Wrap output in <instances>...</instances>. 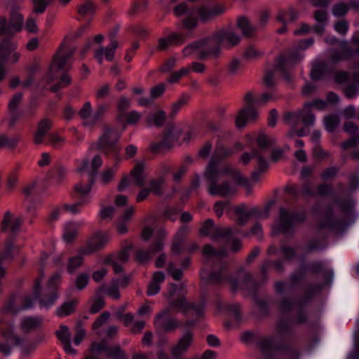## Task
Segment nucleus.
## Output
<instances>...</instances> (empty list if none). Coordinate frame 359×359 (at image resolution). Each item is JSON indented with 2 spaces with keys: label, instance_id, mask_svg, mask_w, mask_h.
Here are the masks:
<instances>
[{
  "label": "nucleus",
  "instance_id": "f257e3e1",
  "mask_svg": "<svg viewBox=\"0 0 359 359\" xmlns=\"http://www.w3.org/2000/svg\"><path fill=\"white\" fill-rule=\"evenodd\" d=\"M231 151L223 147L217 148L207 167L205 176L209 182V194L220 196H227L235 193L236 187L229 184L231 180L236 184L245 187L248 191L252 184L241 172L230 165H218V162L223 158L230 156Z\"/></svg>",
  "mask_w": 359,
  "mask_h": 359
},
{
  "label": "nucleus",
  "instance_id": "f03ea898",
  "mask_svg": "<svg viewBox=\"0 0 359 359\" xmlns=\"http://www.w3.org/2000/svg\"><path fill=\"white\" fill-rule=\"evenodd\" d=\"M33 306V299L29 297L19 295L9 298L0 310V325L5 324L6 329L2 330V337L5 340L0 342V353L4 356H8L11 353V347L8 343L15 345L21 344V339L11 329L10 323L13 318L19 312L27 310Z\"/></svg>",
  "mask_w": 359,
  "mask_h": 359
},
{
  "label": "nucleus",
  "instance_id": "7ed1b4c3",
  "mask_svg": "<svg viewBox=\"0 0 359 359\" xmlns=\"http://www.w3.org/2000/svg\"><path fill=\"white\" fill-rule=\"evenodd\" d=\"M327 102L322 100H315L311 102L305 103L302 110L295 112L287 113L284 119L285 121L290 125L291 130L287 133V137L304 136L306 132L304 130H296L294 128L299 121H302L306 127L312 126L315 123V116L311 112V108L317 110H324L327 107Z\"/></svg>",
  "mask_w": 359,
  "mask_h": 359
},
{
  "label": "nucleus",
  "instance_id": "20e7f679",
  "mask_svg": "<svg viewBox=\"0 0 359 359\" xmlns=\"http://www.w3.org/2000/svg\"><path fill=\"white\" fill-rule=\"evenodd\" d=\"M240 36L231 29H222L208 37L209 53L213 57L219 55L222 48H231L239 43Z\"/></svg>",
  "mask_w": 359,
  "mask_h": 359
},
{
  "label": "nucleus",
  "instance_id": "39448f33",
  "mask_svg": "<svg viewBox=\"0 0 359 359\" xmlns=\"http://www.w3.org/2000/svg\"><path fill=\"white\" fill-rule=\"evenodd\" d=\"M224 11L222 6L201 7L191 9L187 17L183 20V25L187 29H193L198 25V19L208 22L218 16Z\"/></svg>",
  "mask_w": 359,
  "mask_h": 359
},
{
  "label": "nucleus",
  "instance_id": "423d86ee",
  "mask_svg": "<svg viewBox=\"0 0 359 359\" xmlns=\"http://www.w3.org/2000/svg\"><path fill=\"white\" fill-rule=\"evenodd\" d=\"M63 48L64 46L62 45L53 58L49 70L44 78V80L47 83H50L55 80L59 75V72L67 70L71 67L69 59L74 55L75 49L73 48L67 53H65Z\"/></svg>",
  "mask_w": 359,
  "mask_h": 359
},
{
  "label": "nucleus",
  "instance_id": "0eeeda50",
  "mask_svg": "<svg viewBox=\"0 0 359 359\" xmlns=\"http://www.w3.org/2000/svg\"><path fill=\"white\" fill-rule=\"evenodd\" d=\"M18 43L12 39H4L0 42V81L5 78L4 65L6 62L15 64L20 58L21 53L16 51Z\"/></svg>",
  "mask_w": 359,
  "mask_h": 359
},
{
  "label": "nucleus",
  "instance_id": "6e6552de",
  "mask_svg": "<svg viewBox=\"0 0 359 359\" xmlns=\"http://www.w3.org/2000/svg\"><path fill=\"white\" fill-rule=\"evenodd\" d=\"M223 254L224 252L219 253L216 252L210 245L204 246L203 249V255L204 256L205 266L203 268L201 272L202 279L212 283L220 282V274L209 272L205 268L210 266V265L217 261Z\"/></svg>",
  "mask_w": 359,
  "mask_h": 359
},
{
  "label": "nucleus",
  "instance_id": "1a4fd4ad",
  "mask_svg": "<svg viewBox=\"0 0 359 359\" xmlns=\"http://www.w3.org/2000/svg\"><path fill=\"white\" fill-rule=\"evenodd\" d=\"M305 218L304 213H290L285 208L280 209V217L273 227V233L286 232L297 222H302Z\"/></svg>",
  "mask_w": 359,
  "mask_h": 359
},
{
  "label": "nucleus",
  "instance_id": "9d476101",
  "mask_svg": "<svg viewBox=\"0 0 359 359\" xmlns=\"http://www.w3.org/2000/svg\"><path fill=\"white\" fill-rule=\"evenodd\" d=\"M244 100L246 104L250 106L242 109L236 116L235 122L236 126L238 128L244 127L247 123L255 120L258 116L257 111L252 108L251 105L254 104H259V100H255L251 92L246 93Z\"/></svg>",
  "mask_w": 359,
  "mask_h": 359
},
{
  "label": "nucleus",
  "instance_id": "9b49d317",
  "mask_svg": "<svg viewBox=\"0 0 359 359\" xmlns=\"http://www.w3.org/2000/svg\"><path fill=\"white\" fill-rule=\"evenodd\" d=\"M103 163L102 157L100 154H92V149H90L87 157L81 160L77 166V172H87L90 178H94L98 169Z\"/></svg>",
  "mask_w": 359,
  "mask_h": 359
},
{
  "label": "nucleus",
  "instance_id": "f8f14e48",
  "mask_svg": "<svg viewBox=\"0 0 359 359\" xmlns=\"http://www.w3.org/2000/svg\"><path fill=\"white\" fill-rule=\"evenodd\" d=\"M131 180L127 177L123 178L118 184V189L120 191L126 190L132 183L137 187H142L146 180V175L144 173V164L143 162H137L134 168L130 172Z\"/></svg>",
  "mask_w": 359,
  "mask_h": 359
},
{
  "label": "nucleus",
  "instance_id": "ddd939ff",
  "mask_svg": "<svg viewBox=\"0 0 359 359\" xmlns=\"http://www.w3.org/2000/svg\"><path fill=\"white\" fill-rule=\"evenodd\" d=\"M120 135V133L114 128L109 126H104L102 134L98 140V147L104 151L111 149L116 154L118 149L115 147V144L118 142Z\"/></svg>",
  "mask_w": 359,
  "mask_h": 359
},
{
  "label": "nucleus",
  "instance_id": "4468645a",
  "mask_svg": "<svg viewBox=\"0 0 359 359\" xmlns=\"http://www.w3.org/2000/svg\"><path fill=\"white\" fill-rule=\"evenodd\" d=\"M23 16L15 11L12 13L10 21L8 22L4 16L0 18V36L11 35L22 29Z\"/></svg>",
  "mask_w": 359,
  "mask_h": 359
},
{
  "label": "nucleus",
  "instance_id": "2eb2a0df",
  "mask_svg": "<svg viewBox=\"0 0 359 359\" xmlns=\"http://www.w3.org/2000/svg\"><path fill=\"white\" fill-rule=\"evenodd\" d=\"M33 6L32 14L30 15L25 22V28L29 33H36L38 32L36 19L34 18L33 14L43 13L49 4L53 0H31Z\"/></svg>",
  "mask_w": 359,
  "mask_h": 359
},
{
  "label": "nucleus",
  "instance_id": "dca6fc26",
  "mask_svg": "<svg viewBox=\"0 0 359 359\" xmlns=\"http://www.w3.org/2000/svg\"><path fill=\"white\" fill-rule=\"evenodd\" d=\"M200 233L203 236H210L212 240H217L219 238L227 237L233 233L231 228H222L215 226L213 220L207 219L200 229Z\"/></svg>",
  "mask_w": 359,
  "mask_h": 359
},
{
  "label": "nucleus",
  "instance_id": "f3484780",
  "mask_svg": "<svg viewBox=\"0 0 359 359\" xmlns=\"http://www.w3.org/2000/svg\"><path fill=\"white\" fill-rule=\"evenodd\" d=\"M208 37L201 41H195L186 46L183 50V55L185 57L196 56L199 58H205L207 56H212L209 53Z\"/></svg>",
  "mask_w": 359,
  "mask_h": 359
},
{
  "label": "nucleus",
  "instance_id": "a211bd4d",
  "mask_svg": "<svg viewBox=\"0 0 359 359\" xmlns=\"http://www.w3.org/2000/svg\"><path fill=\"white\" fill-rule=\"evenodd\" d=\"M109 237L104 233H96L90 237L86 244L83 246L79 253L82 255H90L101 249L108 241Z\"/></svg>",
  "mask_w": 359,
  "mask_h": 359
},
{
  "label": "nucleus",
  "instance_id": "6ab92c4d",
  "mask_svg": "<svg viewBox=\"0 0 359 359\" xmlns=\"http://www.w3.org/2000/svg\"><path fill=\"white\" fill-rule=\"evenodd\" d=\"M90 352L93 356L99 355L102 353H107V356L114 358V359H123L126 357L124 352L121 350L119 347L116 346L111 350H108L104 342L92 343L90 347Z\"/></svg>",
  "mask_w": 359,
  "mask_h": 359
},
{
  "label": "nucleus",
  "instance_id": "aec40b11",
  "mask_svg": "<svg viewBox=\"0 0 359 359\" xmlns=\"http://www.w3.org/2000/svg\"><path fill=\"white\" fill-rule=\"evenodd\" d=\"M23 94L22 93H15L8 102V110L10 114L9 125L13 126L20 118L22 113L18 111V107L22 102Z\"/></svg>",
  "mask_w": 359,
  "mask_h": 359
},
{
  "label": "nucleus",
  "instance_id": "412c9836",
  "mask_svg": "<svg viewBox=\"0 0 359 359\" xmlns=\"http://www.w3.org/2000/svg\"><path fill=\"white\" fill-rule=\"evenodd\" d=\"M169 311L170 309L163 310L156 316L154 320L156 327L163 328L166 332L174 330L179 325L176 320L169 318Z\"/></svg>",
  "mask_w": 359,
  "mask_h": 359
},
{
  "label": "nucleus",
  "instance_id": "4be33fe9",
  "mask_svg": "<svg viewBox=\"0 0 359 359\" xmlns=\"http://www.w3.org/2000/svg\"><path fill=\"white\" fill-rule=\"evenodd\" d=\"M22 219L20 217L15 216L10 211L6 212L1 222V231L17 232L22 224Z\"/></svg>",
  "mask_w": 359,
  "mask_h": 359
},
{
  "label": "nucleus",
  "instance_id": "5701e85b",
  "mask_svg": "<svg viewBox=\"0 0 359 359\" xmlns=\"http://www.w3.org/2000/svg\"><path fill=\"white\" fill-rule=\"evenodd\" d=\"M118 43L116 41H112L107 47L100 46L95 50L94 56L100 65L103 62L104 57L107 61H112L114 57V53Z\"/></svg>",
  "mask_w": 359,
  "mask_h": 359
},
{
  "label": "nucleus",
  "instance_id": "b1692460",
  "mask_svg": "<svg viewBox=\"0 0 359 359\" xmlns=\"http://www.w3.org/2000/svg\"><path fill=\"white\" fill-rule=\"evenodd\" d=\"M165 236V232L164 230L159 231V238H157L151 246L150 251L146 252L140 250L136 254V258L140 262H144L149 259L153 253L161 251L163 249V238Z\"/></svg>",
  "mask_w": 359,
  "mask_h": 359
},
{
  "label": "nucleus",
  "instance_id": "393cba45",
  "mask_svg": "<svg viewBox=\"0 0 359 359\" xmlns=\"http://www.w3.org/2000/svg\"><path fill=\"white\" fill-rule=\"evenodd\" d=\"M193 340V336L188 332L184 334L178 342L170 348V352L173 357L178 358L185 353L190 347Z\"/></svg>",
  "mask_w": 359,
  "mask_h": 359
},
{
  "label": "nucleus",
  "instance_id": "a878e982",
  "mask_svg": "<svg viewBox=\"0 0 359 359\" xmlns=\"http://www.w3.org/2000/svg\"><path fill=\"white\" fill-rule=\"evenodd\" d=\"M94 184V178L89 177V182L86 183L79 182L75 185L74 194L78 200L83 203H89L91 200V189Z\"/></svg>",
  "mask_w": 359,
  "mask_h": 359
},
{
  "label": "nucleus",
  "instance_id": "bb28decb",
  "mask_svg": "<svg viewBox=\"0 0 359 359\" xmlns=\"http://www.w3.org/2000/svg\"><path fill=\"white\" fill-rule=\"evenodd\" d=\"M18 250V248L14 245L13 239L8 238L4 245V250L0 254V261L6 259H12L14 255ZM5 275V269L0 267V278Z\"/></svg>",
  "mask_w": 359,
  "mask_h": 359
},
{
  "label": "nucleus",
  "instance_id": "cd10ccee",
  "mask_svg": "<svg viewBox=\"0 0 359 359\" xmlns=\"http://www.w3.org/2000/svg\"><path fill=\"white\" fill-rule=\"evenodd\" d=\"M170 309H176L184 313L191 310L196 315H200L203 311V307L189 304L184 298H180L177 302H172L170 304Z\"/></svg>",
  "mask_w": 359,
  "mask_h": 359
},
{
  "label": "nucleus",
  "instance_id": "c85d7f7f",
  "mask_svg": "<svg viewBox=\"0 0 359 359\" xmlns=\"http://www.w3.org/2000/svg\"><path fill=\"white\" fill-rule=\"evenodd\" d=\"M135 212L133 206H128L124 212L118 218L116 222L117 230L120 233H125L128 231V224Z\"/></svg>",
  "mask_w": 359,
  "mask_h": 359
},
{
  "label": "nucleus",
  "instance_id": "c756f323",
  "mask_svg": "<svg viewBox=\"0 0 359 359\" xmlns=\"http://www.w3.org/2000/svg\"><path fill=\"white\" fill-rule=\"evenodd\" d=\"M302 57L300 54L297 55H290L287 58H280V61L278 63V69L282 72L283 76L285 80L290 81V77L286 73V71H290L294 64Z\"/></svg>",
  "mask_w": 359,
  "mask_h": 359
},
{
  "label": "nucleus",
  "instance_id": "7c9ffc66",
  "mask_svg": "<svg viewBox=\"0 0 359 359\" xmlns=\"http://www.w3.org/2000/svg\"><path fill=\"white\" fill-rule=\"evenodd\" d=\"M79 115L83 121V124L87 127L94 126V117L92 105L90 102H86L79 111Z\"/></svg>",
  "mask_w": 359,
  "mask_h": 359
},
{
  "label": "nucleus",
  "instance_id": "2f4dec72",
  "mask_svg": "<svg viewBox=\"0 0 359 359\" xmlns=\"http://www.w3.org/2000/svg\"><path fill=\"white\" fill-rule=\"evenodd\" d=\"M41 319L37 317H25L21 320L20 327L25 332H30L38 329L41 325Z\"/></svg>",
  "mask_w": 359,
  "mask_h": 359
},
{
  "label": "nucleus",
  "instance_id": "473e14b6",
  "mask_svg": "<svg viewBox=\"0 0 359 359\" xmlns=\"http://www.w3.org/2000/svg\"><path fill=\"white\" fill-rule=\"evenodd\" d=\"M51 126V121L48 119H43L39 122L34 137V141L36 144H40L43 142L44 137Z\"/></svg>",
  "mask_w": 359,
  "mask_h": 359
},
{
  "label": "nucleus",
  "instance_id": "72a5a7b5",
  "mask_svg": "<svg viewBox=\"0 0 359 359\" xmlns=\"http://www.w3.org/2000/svg\"><path fill=\"white\" fill-rule=\"evenodd\" d=\"M165 280V274L161 271L155 272L152 280L148 285L147 294L149 296H154L160 291V284Z\"/></svg>",
  "mask_w": 359,
  "mask_h": 359
},
{
  "label": "nucleus",
  "instance_id": "f704fd0d",
  "mask_svg": "<svg viewBox=\"0 0 359 359\" xmlns=\"http://www.w3.org/2000/svg\"><path fill=\"white\" fill-rule=\"evenodd\" d=\"M188 232V228L183 226L176 233L172 246V252L174 254H178L182 250L183 242Z\"/></svg>",
  "mask_w": 359,
  "mask_h": 359
},
{
  "label": "nucleus",
  "instance_id": "c9c22d12",
  "mask_svg": "<svg viewBox=\"0 0 359 359\" xmlns=\"http://www.w3.org/2000/svg\"><path fill=\"white\" fill-rule=\"evenodd\" d=\"M80 225L74 222H69L65 224L63 230V240L66 243L72 242L76 237L78 229Z\"/></svg>",
  "mask_w": 359,
  "mask_h": 359
},
{
  "label": "nucleus",
  "instance_id": "e433bc0d",
  "mask_svg": "<svg viewBox=\"0 0 359 359\" xmlns=\"http://www.w3.org/2000/svg\"><path fill=\"white\" fill-rule=\"evenodd\" d=\"M47 259H48V255L46 253H43L39 259V269H38L39 277L38 278H36L34 285V296H35L36 299L39 297V294L40 293L41 283L43 277V269L45 266V261Z\"/></svg>",
  "mask_w": 359,
  "mask_h": 359
},
{
  "label": "nucleus",
  "instance_id": "4c0bfd02",
  "mask_svg": "<svg viewBox=\"0 0 359 359\" xmlns=\"http://www.w3.org/2000/svg\"><path fill=\"white\" fill-rule=\"evenodd\" d=\"M165 113L163 110H158L155 113L150 114L146 118L147 123L149 126H163L165 121Z\"/></svg>",
  "mask_w": 359,
  "mask_h": 359
},
{
  "label": "nucleus",
  "instance_id": "58836bf2",
  "mask_svg": "<svg viewBox=\"0 0 359 359\" xmlns=\"http://www.w3.org/2000/svg\"><path fill=\"white\" fill-rule=\"evenodd\" d=\"M104 290V287H100L97 290V295L99 296L101 294ZM89 304H90V311L92 313H97L101 309L103 308L104 305V300L100 297H96L91 298L89 300Z\"/></svg>",
  "mask_w": 359,
  "mask_h": 359
},
{
  "label": "nucleus",
  "instance_id": "ea45409f",
  "mask_svg": "<svg viewBox=\"0 0 359 359\" xmlns=\"http://www.w3.org/2000/svg\"><path fill=\"white\" fill-rule=\"evenodd\" d=\"M234 212L239 224H244L248 220L250 215V212L247 210L245 204H241L235 207Z\"/></svg>",
  "mask_w": 359,
  "mask_h": 359
},
{
  "label": "nucleus",
  "instance_id": "a19ab883",
  "mask_svg": "<svg viewBox=\"0 0 359 359\" xmlns=\"http://www.w3.org/2000/svg\"><path fill=\"white\" fill-rule=\"evenodd\" d=\"M118 158L116 156V163L111 168L105 169L100 175V181L102 184H107L110 182L118 170Z\"/></svg>",
  "mask_w": 359,
  "mask_h": 359
},
{
  "label": "nucleus",
  "instance_id": "79ce46f5",
  "mask_svg": "<svg viewBox=\"0 0 359 359\" xmlns=\"http://www.w3.org/2000/svg\"><path fill=\"white\" fill-rule=\"evenodd\" d=\"M252 157L257 158V161L260 168H264L267 166V163L265 158L262 156L260 153H258L255 151H254L252 154L249 153H244L241 158V161L243 164H247Z\"/></svg>",
  "mask_w": 359,
  "mask_h": 359
},
{
  "label": "nucleus",
  "instance_id": "37998d69",
  "mask_svg": "<svg viewBox=\"0 0 359 359\" xmlns=\"http://www.w3.org/2000/svg\"><path fill=\"white\" fill-rule=\"evenodd\" d=\"M96 7L93 2L88 0L79 8V13L83 17L89 19L95 13Z\"/></svg>",
  "mask_w": 359,
  "mask_h": 359
},
{
  "label": "nucleus",
  "instance_id": "c03bdc74",
  "mask_svg": "<svg viewBox=\"0 0 359 359\" xmlns=\"http://www.w3.org/2000/svg\"><path fill=\"white\" fill-rule=\"evenodd\" d=\"M76 304V300L65 302L57 309L56 314L60 317L68 316L74 312Z\"/></svg>",
  "mask_w": 359,
  "mask_h": 359
},
{
  "label": "nucleus",
  "instance_id": "a18cd8bd",
  "mask_svg": "<svg viewBox=\"0 0 359 359\" xmlns=\"http://www.w3.org/2000/svg\"><path fill=\"white\" fill-rule=\"evenodd\" d=\"M237 25L245 36L251 35L255 30V28L250 25L249 20L245 17L240 18L238 20Z\"/></svg>",
  "mask_w": 359,
  "mask_h": 359
},
{
  "label": "nucleus",
  "instance_id": "49530a36",
  "mask_svg": "<svg viewBox=\"0 0 359 359\" xmlns=\"http://www.w3.org/2000/svg\"><path fill=\"white\" fill-rule=\"evenodd\" d=\"M324 126L329 132L334 131L339 125V118L337 115H328L324 118Z\"/></svg>",
  "mask_w": 359,
  "mask_h": 359
},
{
  "label": "nucleus",
  "instance_id": "de8ad7c7",
  "mask_svg": "<svg viewBox=\"0 0 359 359\" xmlns=\"http://www.w3.org/2000/svg\"><path fill=\"white\" fill-rule=\"evenodd\" d=\"M286 191L293 195L302 194L306 196L312 194L311 187L309 184L304 185L302 189L294 185H289L286 187Z\"/></svg>",
  "mask_w": 359,
  "mask_h": 359
},
{
  "label": "nucleus",
  "instance_id": "09e8293b",
  "mask_svg": "<svg viewBox=\"0 0 359 359\" xmlns=\"http://www.w3.org/2000/svg\"><path fill=\"white\" fill-rule=\"evenodd\" d=\"M277 18L278 21L285 24L287 22H293L297 18V13L293 9H290L288 11L280 12Z\"/></svg>",
  "mask_w": 359,
  "mask_h": 359
},
{
  "label": "nucleus",
  "instance_id": "8fccbe9b",
  "mask_svg": "<svg viewBox=\"0 0 359 359\" xmlns=\"http://www.w3.org/2000/svg\"><path fill=\"white\" fill-rule=\"evenodd\" d=\"M190 72V68L184 67L179 69L178 71L172 72L170 77L168 79L169 83H177L181 78L185 76Z\"/></svg>",
  "mask_w": 359,
  "mask_h": 359
},
{
  "label": "nucleus",
  "instance_id": "3c124183",
  "mask_svg": "<svg viewBox=\"0 0 359 359\" xmlns=\"http://www.w3.org/2000/svg\"><path fill=\"white\" fill-rule=\"evenodd\" d=\"M244 69L243 62L237 58H233L229 63L228 71L231 74L235 75L241 73Z\"/></svg>",
  "mask_w": 359,
  "mask_h": 359
},
{
  "label": "nucleus",
  "instance_id": "603ef678",
  "mask_svg": "<svg viewBox=\"0 0 359 359\" xmlns=\"http://www.w3.org/2000/svg\"><path fill=\"white\" fill-rule=\"evenodd\" d=\"M83 263V257L81 255L71 257L68 262L67 269L69 273H72L77 268L81 266Z\"/></svg>",
  "mask_w": 359,
  "mask_h": 359
},
{
  "label": "nucleus",
  "instance_id": "864d4df0",
  "mask_svg": "<svg viewBox=\"0 0 359 359\" xmlns=\"http://www.w3.org/2000/svg\"><path fill=\"white\" fill-rule=\"evenodd\" d=\"M56 335L62 344L71 340V333L66 325H60L56 332Z\"/></svg>",
  "mask_w": 359,
  "mask_h": 359
},
{
  "label": "nucleus",
  "instance_id": "5fc2aeb1",
  "mask_svg": "<svg viewBox=\"0 0 359 359\" xmlns=\"http://www.w3.org/2000/svg\"><path fill=\"white\" fill-rule=\"evenodd\" d=\"M189 97L187 95H182L178 100H177L171 107L170 116H175L178 111L187 103Z\"/></svg>",
  "mask_w": 359,
  "mask_h": 359
},
{
  "label": "nucleus",
  "instance_id": "6e6d98bb",
  "mask_svg": "<svg viewBox=\"0 0 359 359\" xmlns=\"http://www.w3.org/2000/svg\"><path fill=\"white\" fill-rule=\"evenodd\" d=\"M256 142L261 150L266 149L271 144L274 142L273 139H269L263 133H258L256 137Z\"/></svg>",
  "mask_w": 359,
  "mask_h": 359
},
{
  "label": "nucleus",
  "instance_id": "4d7b16f0",
  "mask_svg": "<svg viewBox=\"0 0 359 359\" xmlns=\"http://www.w3.org/2000/svg\"><path fill=\"white\" fill-rule=\"evenodd\" d=\"M89 276L84 273H81L78 275L75 280L76 288L79 290L84 289L88 284Z\"/></svg>",
  "mask_w": 359,
  "mask_h": 359
},
{
  "label": "nucleus",
  "instance_id": "13d9d810",
  "mask_svg": "<svg viewBox=\"0 0 359 359\" xmlns=\"http://www.w3.org/2000/svg\"><path fill=\"white\" fill-rule=\"evenodd\" d=\"M108 107L104 104H100L97 105L95 111L93 112L94 125L100 121L107 113Z\"/></svg>",
  "mask_w": 359,
  "mask_h": 359
},
{
  "label": "nucleus",
  "instance_id": "bf43d9fd",
  "mask_svg": "<svg viewBox=\"0 0 359 359\" xmlns=\"http://www.w3.org/2000/svg\"><path fill=\"white\" fill-rule=\"evenodd\" d=\"M75 330L76 333L73 339V341L75 345H79L83 341V339L85 338L86 332L85 329L81 325V323H77Z\"/></svg>",
  "mask_w": 359,
  "mask_h": 359
},
{
  "label": "nucleus",
  "instance_id": "052dcab7",
  "mask_svg": "<svg viewBox=\"0 0 359 359\" xmlns=\"http://www.w3.org/2000/svg\"><path fill=\"white\" fill-rule=\"evenodd\" d=\"M259 348L264 353L273 351L275 348L273 339L267 338L262 340L259 343Z\"/></svg>",
  "mask_w": 359,
  "mask_h": 359
},
{
  "label": "nucleus",
  "instance_id": "680f3d73",
  "mask_svg": "<svg viewBox=\"0 0 359 359\" xmlns=\"http://www.w3.org/2000/svg\"><path fill=\"white\" fill-rule=\"evenodd\" d=\"M164 181L162 177L154 180L150 182V191L156 195L161 194V189L163 186Z\"/></svg>",
  "mask_w": 359,
  "mask_h": 359
},
{
  "label": "nucleus",
  "instance_id": "e2e57ef3",
  "mask_svg": "<svg viewBox=\"0 0 359 359\" xmlns=\"http://www.w3.org/2000/svg\"><path fill=\"white\" fill-rule=\"evenodd\" d=\"M18 138L16 137H8L6 135H0V147H13L16 145Z\"/></svg>",
  "mask_w": 359,
  "mask_h": 359
},
{
  "label": "nucleus",
  "instance_id": "0e129e2a",
  "mask_svg": "<svg viewBox=\"0 0 359 359\" xmlns=\"http://www.w3.org/2000/svg\"><path fill=\"white\" fill-rule=\"evenodd\" d=\"M170 43L172 46H179L183 43L186 40L184 34L173 32L168 36Z\"/></svg>",
  "mask_w": 359,
  "mask_h": 359
},
{
  "label": "nucleus",
  "instance_id": "69168bd1",
  "mask_svg": "<svg viewBox=\"0 0 359 359\" xmlns=\"http://www.w3.org/2000/svg\"><path fill=\"white\" fill-rule=\"evenodd\" d=\"M115 212V208L112 206L102 207L100 211V217L102 219L110 220Z\"/></svg>",
  "mask_w": 359,
  "mask_h": 359
},
{
  "label": "nucleus",
  "instance_id": "338daca9",
  "mask_svg": "<svg viewBox=\"0 0 359 359\" xmlns=\"http://www.w3.org/2000/svg\"><path fill=\"white\" fill-rule=\"evenodd\" d=\"M64 142V138L56 133L50 134L48 137L47 144H49L55 148L60 147Z\"/></svg>",
  "mask_w": 359,
  "mask_h": 359
},
{
  "label": "nucleus",
  "instance_id": "774afa93",
  "mask_svg": "<svg viewBox=\"0 0 359 359\" xmlns=\"http://www.w3.org/2000/svg\"><path fill=\"white\" fill-rule=\"evenodd\" d=\"M348 10V5L344 3H338L333 6L332 13L335 16H342L347 13Z\"/></svg>",
  "mask_w": 359,
  "mask_h": 359
}]
</instances>
